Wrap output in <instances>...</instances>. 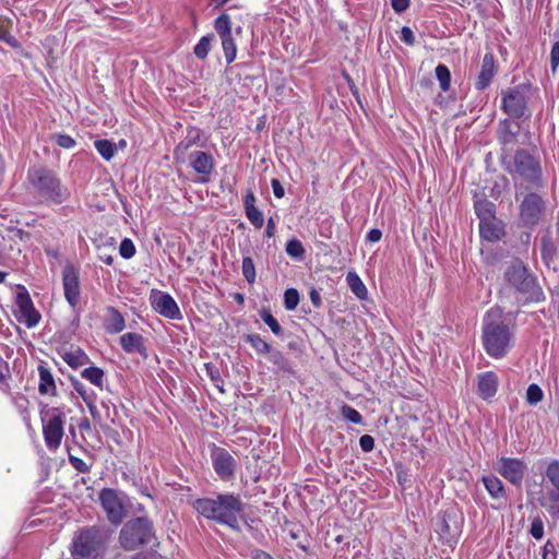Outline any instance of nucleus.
<instances>
[{"mask_svg":"<svg viewBox=\"0 0 559 559\" xmlns=\"http://www.w3.org/2000/svg\"><path fill=\"white\" fill-rule=\"evenodd\" d=\"M195 510L206 519L239 530L238 515L243 511V503L234 495H218L216 498H203L194 501Z\"/></svg>","mask_w":559,"mask_h":559,"instance_id":"obj_1","label":"nucleus"},{"mask_svg":"<svg viewBox=\"0 0 559 559\" xmlns=\"http://www.w3.org/2000/svg\"><path fill=\"white\" fill-rule=\"evenodd\" d=\"M483 344L486 353L496 359L503 358L512 346V334L498 309L489 310L484 318Z\"/></svg>","mask_w":559,"mask_h":559,"instance_id":"obj_2","label":"nucleus"},{"mask_svg":"<svg viewBox=\"0 0 559 559\" xmlns=\"http://www.w3.org/2000/svg\"><path fill=\"white\" fill-rule=\"evenodd\" d=\"M504 281L520 296L524 304L540 302L545 299L537 277L521 260H513L504 271Z\"/></svg>","mask_w":559,"mask_h":559,"instance_id":"obj_3","label":"nucleus"},{"mask_svg":"<svg viewBox=\"0 0 559 559\" xmlns=\"http://www.w3.org/2000/svg\"><path fill=\"white\" fill-rule=\"evenodd\" d=\"M28 181L33 189L45 200L56 204L63 203L70 197L57 176L45 168H32L27 174Z\"/></svg>","mask_w":559,"mask_h":559,"instance_id":"obj_4","label":"nucleus"},{"mask_svg":"<svg viewBox=\"0 0 559 559\" xmlns=\"http://www.w3.org/2000/svg\"><path fill=\"white\" fill-rule=\"evenodd\" d=\"M43 436L49 451H57L64 436L66 414L59 407L49 408L47 405L40 411Z\"/></svg>","mask_w":559,"mask_h":559,"instance_id":"obj_5","label":"nucleus"},{"mask_svg":"<svg viewBox=\"0 0 559 559\" xmlns=\"http://www.w3.org/2000/svg\"><path fill=\"white\" fill-rule=\"evenodd\" d=\"M153 537L152 523L145 518L128 521L120 531V545L127 550L148 544Z\"/></svg>","mask_w":559,"mask_h":559,"instance_id":"obj_6","label":"nucleus"},{"mask_svg":"<svg viewBox=\"0 0 559 559\" xmlns=\"http://www.w3.org/2000/svg\"><path fill=\"white\" fill-rule=\"evenodd\" d=\"M512 176H519L523 180L539 186L542 167L539 162L526 151H518L514 155V165L510 169Z\"/></svg>","mask_w":559,"mask_h":559,"instance_id":"obj_7","label":"nucleus"},{"mask_svg":"<svg viewBox=\"0 0 559 559\" xmlns=\"http://www.w3.org/2000/svg\"><path fill=\"white\" fill-rule=\"evenodd\" d=\"M100 545L99 530L96 527L85 528L75 537L72 555L74 559H88L97 554Z\"/></svg>","mask_w":559,"mask_h":559,"instance_id":"obj_8","label":"nucleus"},{"mask_svg":"<svg viewBox=\"0 0 559 559\" xmlns=\"http://www.w3.org/2000/svg\"><path fill=\"white\" fill-rule=\"evenodd\" d=\"M231 26V19L227 13L221 14L214 21V28L221 38L225 60L228 64L236 59L237 55V47Z\"/></svg>","mask_w":559,"mask_h":559,"instance_id":"obj_9","label":"nucleus"},{"mask_svg":"<svg viewBox=\"0 0 559 559\" xmlns=\"http://www.w3.org/2000/svg\"><path fill=\"white\" fill-rule=\"evenodd\" d=\"M495 469L511 484L520 485L527 471V465L521 459L502 456L495 463Z\"/></svg>","mask_w":559,"mask_h":559,"instance_id":"obj_10","label":"nucleus"},{"mask_svg":"<svg viewBox=\"0 0 559 559\" xmlns=\"http://www.w3.org/2000/svg\"><path fill=\"white\" fill-rule=\"evenodd\" d=\"M211 460L216 474L223 480H229L235 476L237 462L225 449L213 447Z\"/></svg>","mask_w":559,"mask_h":559,"instance_id":"obj_11","label":"nucleus"},{"mask_svg":"<svg viewBox=\"0 0 559 559\" xmlns=\"http://www.w3.org/2000/svg\"><path fill=\"white\" fill-rule=\"evenodd\" d=\"M545 204L543 199L536 193H528L520 205V216L525 225L533 226L538 223Z\"/></svg>","mask_w":559,"mask_h":559,"instance_id":"obj_12","label":"nucleus"},{"mask_svg":"<svg viewBox=\"0 0 559 559\" xmlns=\"http://www.w3.org/2000/svg\"><path fill=\"white\" fill-rule=\"evenodd\" d=\"M100 503L112 524H120L126 515L124 507L117 492L112 489H104L99 495Z\"/></svg>","mask_w":559,"mask_h":559,"instance_id":"obj_13","label":"nucleus"},{"mask_svg":"<svg viewBox=\"0 0 559 559\" xmlns=\"http://www.w3.org/2000/svg\"><path fill=\"white\" fill-rule=\"evenodd\" d=\"M151 304L153 309L160 316L173 320L181 319L180 309L176 300L169 294L153 292L151 295Z\"/></svg>","mask_w":559,"mask_h":559,"instance_id":"obj_14","label":"nucleus"},{"mask_svg":"<svg viewBox=\"0 0 559 559\" xmlns=\"http://www.w3.org/2000/svg\"><path fill=\"white\" fill-rule=\"evenodd\" d=\"M62 282L67 301L71 307H75L80 301L81 293L79 272L72 265H66L62 271Z\"/></svg>","mask_w":559,"mask_h":559,"instance_id":"obj_15","label":"nucleus"},{"mask_svg":"<svg viewBox=\"0 0 559 559\" xmlns=\"http://www.w3.org/2000/svg\"><path fill=\"white\" fill-rule=\"evenodd\" d=\"M502 106L504 111L514 118L523 117L526 112V98L520 88H509L503 93Z\"/></svg>","mask_w":559,"mask_h":559,"instance_id":"obj_16","label":"nucleus"},{"mask_svg":"<svg viewBox=\"0 0 559 559\" xmlns=\"http://www.w3.org/2000/svg\"><path fill=\"white\" fill-rule=\"evenodd\" d=\"M189 158L193 170L201 175L199 181L202 183L207 182L214 168V159L212 155L203 151H195L190 154Z\"/></svg>","mask_w":559,"mask_h":559,"instance_id":"obj_17","label":"nucleus"},{"mask_svg":"<svg viewBox=\"0 0 559 559\" xmlns=\"http://www.w3.org/2000/svg\"><path fill=\"white\" fill-rule=\"evenodd\" d=\"M16 306L20 311V321L25 323L27 328H33L38 324L40 314L34 308V305L27 293H19L16 296Z\"/></svg>","mask_w":559,"mask_h":559,"instance_id":"obj_18","label":"nucleus"},{"mask_svg":"<svg viewBox=\"0 0 559 559\" xmlns=\"http://www.w3.org/2000/svg\"><path fill=\"white\" fill-rule=\"evenodd\" d=\"M479 233L487 241H497L503 234V224L497 217L479 222Z\"/></svg>","mask_w":559,"mask_h":559,"instance_id":"obj_19","label":"nucleus"},{"mask_svg":"<svg viewBox=\"0 0 559 559\" xmlns=\"http://www.w3.org/2000/svg\"><path fill=\"white\" fill-rule=\"evenodd\" d=\"M495 74V58L492 53H486L483 58L481 69L476 82L478 90H485Z\"/></svg>","mask_w":559,"mask_h":559,"instance_id":"obj_20","label":"nucleus"},{"mask_svg":"<svg viewBox=\"0 0 559 559\" xmlns=\"http://www.w3.org/2000/svg\"><path fill=\"white\" fill-rule=\"evenodd\" d=\"M200 141V130L189 129L185 140H182L175 148V159L179 163H185L186 154L193 146L198 145Z\"/></svg>","mask_w":559,"mask_h":559,"instance_id":"obj_21","label":"nucleus"},{"mask_svg":"<svg viewBox=\"0 0 559 559\" xmlns=\"http://www.w3.org/2000/svg\"><path fill=\"white\" fill-rule=\"evenodd\" d=\"M477 388L478 394L483 399L487 400L492 397L497 392L498 377L491 371L480 374Z\"/></svg>","mask_w":559,"mask_h":559,"instance_id":"obj_22","label":"nucleus"},{"mask_svg":"<svg viewBox=\"0 0 559 559\" xmlns=\"http://www.w3.org/2000/svg\"><path fill=\"white\" fill-rule=\"evenodd\" d=\"M481 481L490 495V497L495 500H506V490L502 481L495 475H485L481 478Z\"/></svg>","mask_w":559,"mask_h":559,"instance_id":"obj_23","label":"nucleus"},{"mask_svg":"<svg viewBox=\"0 0 559 559\" xmlns=\"http://www.w3.org/2000/svg\"><path fill=\"white\" fill-rule=\"evenodd\" d=\"M104 326L108 333H119L126 328L124 319L118 310L109 307L107 309V317L105 319Z\"/></svg>","mask_w":559,"mask_h":559,"instance_id":"obj_24","label":"nucleus"},{"mask_svg":"<svg viewBox=\"0 0 559 559\" xmlns=\"http://www.w3.org/2000/svg\"><path fill=\"white\" fill-rule=\"evenodd\" d=\"M38 373H39V384H38V391L43 395H55L56 394V383L53 380V377L49 369H47L44 366L38 367Z\"/></svg>","mask_w":559,"mask_h":559,"instance_id":"obj_25","label":"nucleus"},{"mask_svg":"<svg viewBox=\"0 0 559 559\" xmlns=\"http://www.w3.org/2000/svg\"><path fill=\"white\" fill-rule=\"evenodd\" d=\"M121 347L127 353H142L143 347V337L138 333H126L120 337Z\"/></svg>","mask_w":559,"mask_h":559,"instance_id":"obj_26","label":"nucleus"},{"mask_svg":"<svg viewBox=\"0 0 559 559\" xmlns=\"http://www.w3.org/2000/svg\"><path fill=\"white\" fill-rule=\"evenodd\" d=\"M539 504L547 510V512L556 518H559V491L550 489L539 498Z\"/></svg>","mask_w":559,"mask_h":559,"instance_id":"obj_27","label":"nucleus"},{"mask_svg":"<svg viewBox=\"0 0 559 559\" xmlns=\"http://www.w3.org/2000/svg\"><path fill=\"white\" fill-rule=\"evenodd\" d=\"M474 209L480 222L496 217L495 204L485 198L476 200Z\"/></svg>","mask_w":559,"mask_h":559,"instance_id":"obj_28","label":"nucleus"},{"mask_svg":"<svg viewBox=\"0 0 559 559\" xmlns=\"http://www.w3.org/2000/svg\"><path fill=\"white\" fill-rule=\"evenodd\" d=\"M542 259L548 267L555 269L557 259V248L550 238H543L542 240Z\"/></svg>","mask_w":559,"mask_h":559,"instance_id":"obj_29","label":"nucleus"},{"mask_svg":"<svg viewBox=\"0 0 559 559\" xmlns=\"http://www.w3.org/2000/svg\"><path fill=\"white\" fill-rule=\"evenodd\" d=\"M436 531L448 544L455 542L459 536L457 527H452L444 518L438 522Z\"/></svg>","mask_w":559,"mask_h":559,"instance_id":"obj_30","label":"nucleus"},{"mask_svg":"<svg viewBox=\"0 0 559 559\" xmlns=\"http://www.w3.org/2000/svg\"><path fill=\"white\" fill-rule=\"evenodd\" d=\"M346 282L350 288V290L359 298V299H366L368 290L364 284V282L360 280V277L354 273L349 272L346 275Z\"/></svg>","mask_w":559,"mask_h":559,"instance_id":"obj_31","label":"nucleus"},{"mask_svg":"<svg viewBox=\"0 0 559 559\" xmlns=\"http://www.w3.org/2000/svg\"><path fill=\"white\" fill-rule=\"evenodd\" d=\"M63 360L71 367L78 368L88 361L87 355L81 348H74L63 354Z\"/></svg>","mask_w":559,"mask_h":559,"instance_id":"obj_32","label":"nucleus"},{"mask_svg":"<svg viewBox=\"0 0 559 559\" xmlns=\"http://www.w3.org/2000/svg\"><path fill=\"white\" fill-rule=\"evenodd\" d=\"M82 378L90 381L92 384L103 389L104 384V371L100 368L97 367H88L85 368L81 372Z\"/></svg>","mask_w":559,"mask_h":559,"instance_id":"obj_33","label":"nucleus"},{"mask_svg":"<svg viewBox=\"0 0 559 559\" xmlns=\"http://www.w3.org/2000/svg\"><path fill=\"white\" fill-rule=\"evenodd\" d=\"M213 39H214V35H212V34L205 35L194 46L193 52L198 59L203 60L207 57V55L211 50V47H212L211 44H212Z\"/></svg>","mask_w":559,"mask_h":559,"instance_id":"obj_34","label":"nucleus"},{"mask_svg":"<svg viewBox=\"0 0 559 559\" xmlns=\"http://www.w3.org/2000/svg\"><path fill=\"white\" fill-rule=\"evenodd\" d=\"M246 341L255 349L258 354H269L272 346L265 342L259 334H248Z\"/></svg>","mask_w":559,"mask_h":559,"instance_id":"obj_35","label":"nucleus"},{"mask_svg":"<svg viewBox=\"0 0 559 559\" xmlns=\"http://www.w3.org/2000/svg\"><path fill=\"white\" fill-rule=\"evenodd\" d=\"M94 145L100 156L106 160H110L116 153V145L108 140H97Z\"/></svg>","mask_w":559,"mask_h":559,"instance_id":"obj_36","label":"nucleus"},{"mask_svg":"<svg viewBox=\"0 0 559 559\" xmlns=\"http://www.w3.org/2000/svg\"><path fill=\"white\" fill-rule=\"evenodd\" d=\"M436 76L440 83L442 91L447 92L451 84V73L444 64H438L436 68Z\"/></svg>","mask_w":559,"mask_h":559,"instance_id":"obj_37","label":"nucleus"},{"mask_svg":"<svg viewBox=\"0 0 559 559\" xmlns=\"http://www.w3.org/2000/svg\"><path fill=\"white\" fill-rule=\"evenodd\" d=\"M269 360L278 369L288 371L289 370V364L288 360L284 357V355L277 350L272 348L271 352H269Z\"/></svg>","mask_w":559,"mask_h":559,"instance_id":"obj_38","label":"nucleus"},{"mask_svg":"<svg viewBox=\"0 0 559 559\" xmlns=\"http://www.w3.org/2000/svg\"><path fill=\"white\" fill-rule=\"evenodd\" d=\"M260 317L263 320V322L272 330V332L281 336L282 335V326L277 322V320L272 316V313L269 310H262L260 312Z\"/></svg>","mask_w":559,"mask_h":559,"instance_id":"obj_39","label":"nucleus"},{"mask_svg":"<svg viewBox=\"0 0 559 559\" xmlns=\"http://www.w3.org/2000/svg\"><path fill=\"white\" fill-rule=\"evenodd\" d=\"M246 215L249 222L255 227L261 228L264 223V217L262 212L257 206H250L246 210Z\"/></svg>","mask_w":559,"mask_h":559,"instance_id":"obj_40","label":"nucleus"},{"mask_svg":"<svg viewBox=\"0 0 559 559\" xmlns=\"http://www.w3.org/2000/svg\"><path fill=\"white\" fill-rule=\"evenodd\" d=\"M241 269H242V274H243L245 278L249 283H253L255 281V267H254L253 260L250 257H246L242 259Z\"/></svg>","mask_w":559,"mask_h":559,"instance_id":"obj_41","label":"nucleus"},{"mask_svg":"<svg viewBox=\"0 0 559 559\" xmlns=\"http://www.w3.org/2000/svg\"><path fill=\"white\" fill-rule=\"evenodd\" d=\"M544 393L542 389L533 383L530 384L526 391V400L530 404L535 405L543 400Z\"/></svg>","mask_w":559,"mask_h":559,"instance_id":"obj_42","label":"nucleus"},{"mask_svg":"<svg viewBox=\"0 0 559 559\" xmlns=\"http://www.w3.org/2000/svg\"><path fill=\"white\" fill-rule=\"evenodd\" d=\"M299 302V294L296 289L289 288L284 294V305L287 310H294Z\"/></svg>","mask_w":559,"mask_h":559,"instance_id":"obj_43","label":"nucleus"},{"mask_svg":"<svg viewBox=\"0 0 559 559\" xmlns=\"http://www.w3.org/2000/svg\"><path fill=\"white\" fill-rule=\"evenodd\" d=\"M286 252L292 258H301L305 253V249L299 240L292 239L286 245Z\"/></svg>","mask_w":559,"mask_h":559,"instance_id":"obj_44","label":"nucleus"},{"mask_svg":"<svg viewBox=\"0 0 559 559\" xmlns=\"http://www.w3.org/2000/svg\"><path fill=\"white\" fill-rule=\"evenodd\" d=\"M9 377H10L9 365L0 356V389L4 392H9V390H10L9 384L7 383V380Z\"/></svg>","mask_w":559,"mask_h":559,"instance_id":"obj_45","label":"nucleus"},{"mask_svg":"<svg viewBox=\"0 0 559 559\" xmlns=\"http://www.w3.org/2000/svg\"><path fill=\"white\" fill-rule=\"evenodd\" d=\"M119 253L124 259H130L135 253V247L131 239L124 238L119 246Z\"/></svg>","mask_w":559,"mask_h":559,"instance_id":"obj_46","label":"nucleus"},{"mask_svg":"<svg viewBox=\"0 0 559 559\" xmlns=\"http://www.w3.org/2000/svg\"><path fill=\"white\" fill-rule=\"evenodd\" d=\"M342 415L344 416V418L354 424H360L362 421V417L359 414V412L349 405H344L342 407Z\"/></svg>","mask_w":559,"mask_h":559,"instance_id":"obj_47","label":"nucleus"},{"mask_svg":"<svg viewBox=\"0 0 559 559\" xmlns=\"http://www.w3.org/2000/svg\"><path fill=\"white\" fill-rule=\"evenodd\" d=\"M0 40L7 43L12 48H19V40L10 34V32L0 23Z\"/></svg>","mask_w":559,"mask_h":559,"instance_id":"obj_48","label":"nucleus"},{"mask_svg":"<svg viewBox=\"0 0 559 559\" xmlns=\"http://www.w3.org/2000/svg\"><path fill=\"white\" fill-rule=\"evenodd\" d=\"M74 389L76 390V392L82 396V399L84 400V402L87 404V406L90 407V411L92 413V415H94V409H95V406L93 405V400L92 397L87 394L84 385L80 382H75L74 383Z\"/></svg>","mask_w":559,"mask_h":559,"instance_id":"obj_49","label":"nucleus"},{"mask_svg":"<svg viewBox=\"0 0 559 559\" xmlns=\"http://www.w3.org/2000/svg\"><path fill=\"white\" fill-rule=\"evenodd\" d=\"M69 462L80 473L90 472V466L83 460L72 454H69Z\"/></svg>","mask_w":559,"mask_h":559,"instance_id":"obj_50","label":"nucleus"},{"mask_svg":"<svg viewBox=\"0 0 559 559\" xmlns=\"http://www.w3.org/2000/svg\"><path fill=\"white\" fill-rule=\"evenodd\" d=\"M56 142L63 148H71L75 145V141L68 134H57Z\"/></svg>","mask_w":559,"mask_h":559,"instance_id":"obj_51","label":"nucleus"},{"mask_svg":"<svg viewBox=\"0 0 559 559\" xmlns=\"http://www.w3.org/2000/svg\"><path fill=\"white\" fill-rule=\"evenodd\" d=\"M551 70L555 72L559 67V41H555L550 51Z\"/></svg>","mask_w":559,"mask_h":559,"instance_id":"obj_52","label":"nucleus"},{"mask_svg":"<svg viewBox=\"0 0 559 559\" xmlns=\"http://www.w3.org/2000/svg\"><path fill=\"white\" fill-rule=\"evenodd\" d=\"M531 534L536 539H542L544 536V525L540 520H534L531 526Z\"/></svg>","mask_w":559,"mask_h":559,"instance_id":"obj_53","label":"nucleus"},{"mask_svg":"<svg viewBox=\"0 0 559 559\" xmlns=\"http://www.w3.org/2000/svg\"><path fill=\"white\" fill-rule=\"evenodd\" d=\"M400 38H401V40H402L403 43H405V44H406V45H408V46H412V45H414V43H415V36H414V33H413V31H412L409 27H407V26L402 27Z\"/></svg>","mask_w":559,"mask_h":559,"instance_id":"obj_54","label":"nucleus"},{"mask_svg":"<svg viewBox=\"0 0 559 559\" xmlns=\"http://www.w3.org/2000/svg\"><path fill=\"white\" fill-rule=\"evenodd\" d=\"M359 444L365 452H370L374 448V439L369 435H364L359 439Z\"/></svg>","mask_w":559,"mask_h":559,"instance_id":"obj_55","label":"nucleus"},{"mask_svg":"<svg viewBox=\"0 0 559 559\" xmlns=\"http://www.w3.org/2000/svg\"><path fill=\"white\" fill-rule=\"evenodd\" d=\"M507 127H508V122L506 121L502 123V132L500 135V139L504 144L512 143V142H514V139H515V133L507 130Z\"/></svg>","mask_w":559,"mask_h":559,"instance_id":"obj_56","label":"nucleus"},{"mask_svg":"<svg viewBox=\"0 0 559 559\" xmlns=\"http://www.w3.org/2000/svg\"><path fill=\"white\" fill-rule=\"evenodd\" d=\"M543 559H557L555 546L550 542H547L543 547Z\"/></svg>","mask_w":559,"mask_h":559,"instance_id":"obj_57","label":"nucleus"},{"mask_svg":"<svg viewBox=\"0 0 559 559\" xmlns=\"http://www.w3.org/2000/svg\"><path fill=\"white\" fill-rule=\"evenodd\" d=\"M271 186H272V189H273V193L276 198L281 199L285 195V189L284 187L282 186L281 181L276 178H273L271 180Z\"/></svg>","mask_w":559,"mask_h":559,"instance_id":"obj_58","label":"nucleus"},{"mask_svg":"<svg viewBox=\"0 0 559 559\" xmlns=\"http://www.w3.org/2000/svg\"><path fill=\"white\" fill-rule=\"evenodd\" d=\"M409 7V0H392V8L395 12L402 13Z\"/></svg>","mask_w":559,"mask_h":559,"instance_id":"obj_59","label":"nucleus"},{"mask_svg":"<svg viewBox=\"0 0 559 559\" xmlns=\"http://www.w3.org/2000/svg\"><path fill=\"white\" fill-rule=\"evenodd\" d=\"M382 237V231L380 229L373 228L367 234V241L369 242H378Z\"/></svg>","mask_w":559,"mask_h":559,"instance_id":"obj_60","label":"nucleus"},{"mask_svg":"<svg viewBox=\"0 0 559 559\" xmlns=\"http://www.w3.org/2000/svg\"><path fill=\"white\" fill-rule=\"evenodd\" d=\"M275 229H276L275 222H274V219L271 217V218H269V221H267V225H266V230H265L266 236H267V237H273V236H274V234H275Z\"/></svg>","mask_w":559,"mask_h":559,"instance_id":"obj_61","label":"nucleus"},{"mask_svg":"<svg viewBox=\"0 0 559 559\" xmlns=\"http://www.w3.org/2000/svg\"><path fill=\"white\" fill-rule=\"evenodd\" d=\"M206 370H207V374L211 377V379L213 381L219 380V371L216 368L211 367L210 365H206Z\"/></svg>","mask_w":559,"mask_h":559,"instance_id":"obj_62","label":"nucleus"},{"mask_svg":"<svg viewBox=\"0 0 559 559\" xmlns=\"http://www.w3.org/2000/svg\"><path fill=\"white\" fill-rule=\"evenodd\" d=\"M255 197L252 192H248L245 197V209L248 210L250 206H255Z\"/></svg>","mask_w":559,"mask_h":559,"instance_id":"obj_63","label":"nucleus"},{"mask_svg":"<svg viewBox=\"0 0 559 559\" xmlns=\"http://www.w3.org/2000/svg\"><path fill=\"white\" fill-rule=\"evenodd\" d=\"M253 559H273L269 554L262 550H255L253 552Z\"/></svg>","mask_w":559,"mask_h":559,"instance_id":"obj_64","label":"nucleus"}]
</instances>
